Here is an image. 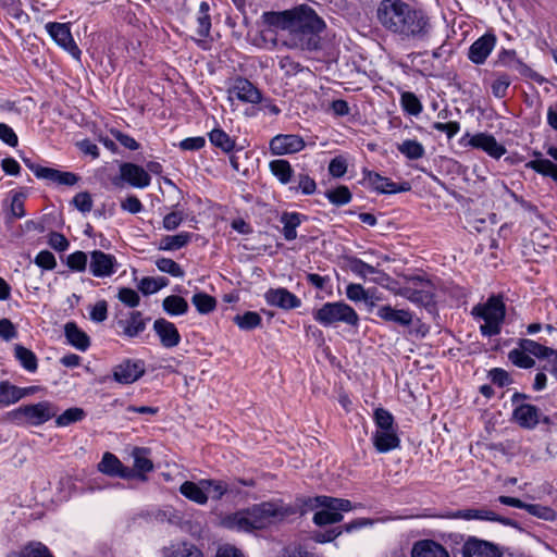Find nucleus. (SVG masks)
<instances>
[{
	"mask_svg": "<svg viewBox=\"0 0 557 557\" xmlns=\"http://www.w3.org/2000/svg\"><path fill=\"white\" fill-rule=\"evenodd\" d=\"M523 347H524V354H527V355L529 354V355H532V356H535L539 358H545L554 352L553 349H550L546 346H543L534 341L525 339V338H524Z\"/></svg>",
	"mask_w": 557,
	"mask_h": 557,
	"instance_id": "obj_62",
	"label": "nucleus"
},
{
	"mask_svg": "<svg viewBox=\"0 0 557 557\" xmlns=\"http://www.w3.org/2000/svg\"><path fill=\"white\" fill-rule=\"evenodd\" d=\"M46 30L58 46L66 50L75 59H79L82 51L73 39L69 24L49 22L46 24Z\"/></svg>",
	"mask_w": 557,
	"mask_h": 557,
	"instance_id": "obj_13",
	"label": "nucleus"
},
{
	"mask_svg": "<svg viewBox=\"0 0 557 557\" xmlns=\"http://www.w3.org/2000/svg\"><path fill=\"white\" fill-rule=\"evenodd\" d=\"M547 154L557 161V147H553V146L549 147L547 149ZM527 165L531 166L536 172L542 173L547 176H550L555 181H557V165L554 164L552 161H549L547 159H537V160L531 161Z\"/></svg>",
	"mask_w": 557,
	"mask_h": 557,
	"instance_id": "obj_38",
	"label": "nucleus"
},
{
	"mask_svg": "<svg viewBox=\"0 0 557 557\" xmlns=\"http://www.w3.org/2000/svg\"><path fill=\"white\" fill-rule=\"evenodd\" d=\"M373 420L376 426L375 431H388L397 429L394 416L384 408H376L374 410Z\"/></svg>",
	"mask_w": 557,
	"mask_h": 557,
	"instance_id": "obj_53",
	"label": "nucleus"
},
{
	"mask_svg": "<svg viewBox=\"0 0 557 557\" xmlns=\"http://www.w3.org/2000/svg\"><path fill=\"white\" fill-rule=\"evenodd\" d=\"M455 517L463 520L493 521L495 519V511L487 508H468L458 510Z\"/></svg>",
	"mask_w": 557,
	"mask_h": 557,
	"instance_id": "obj_47",
	"label": "nucleus"
},
{
	"mask_svg": "<svg viewBox=\"0 0 557 557\" xmlns=\"http://www.w3.org/2000/svg\"><path fill=\"white\" fill-rule=\"evenodd\" d=\"M524 511H528L530 515L546 521H554L557 517V513L553 508L541 504L524 503Z\"/></svg>",
	"mask_w": 557,
	"mask_h": 557,
	"instance_id": "obj_59",
	"label": "nucleus"
},
{
	"mask_svg": "<svg viewBox=\"0 0 557 557\" xmlns=\"http://www.w3.org/2000/svg\"><path fill=\"white\" fill-rule=\"evenodd\" d=\"M397 295L429 311L435 307V286L430 278L422 275L407 277Z\"/></svg>",
	"mask_w": 557,
	"mask_h": 557,
	"instance_id": "obj_5",
	"label": "nucleus"
},
{
	"mask_svg": "<svg viewBox=\"0 0 557 557\" xmlns=\"http://www.w3.org/2000/svg\"><path fill=\"white\" fill-rule=\"evenodd\" d=\"M201 484L206 487V493L213 500H221L227 495V482L222 480L202 479Z\"/></svg>",
	"mask_w": 557,
	"mask_h": 557,
	"instance_id": "obj_49",
	"label": "nucleus"
},
{
	"mask_svg": "<svg viewBox=\"0 0 557 557\" xmlns=\"http://www.w3.org/2000/svg\"><path fill=\"white\" fill-rule=\"evenodd\" d=\"M529 221L532 224L533 230L530 232V243L533 246V250L540 252L541 249L549 247L550 237L547 233V226L543 219L539 215L536 209L533 206L524 202V223Z\"/></svg>",
	"mask_w": 557,
	"mask_h": 557,
	"instance_id": "obj_9",
	"label": "nucleus"
},
{
	"mask_svg": "<svg viewBox=\"0 0 557 557\" xmlns=\"http://www.w3.org/2000/svg\"><path fill=\"white\" fill-rule=\"evenodd\" d=\"M193 238L189 232H181L175 235H165L159 242V250L174 251L186 247Z\"/></svg>",
	"mask_w": 557,
	"mask_h": 557,
	"instance_id": "obj_35",
	"label": "nucleus"
},
{
	"mask_svg": "<svg viewBox=\"0 0 557 557\" xmlns=\"http://www.w3.org/2000/svg\"><path fill=\"white\" fill-rule=\"evenodd\" d=\"M228 92L231 96L236 97L239 101L245 103L259 104L262 102V92L260 89L245 77H236Z\"/></svg>",
	"mask_w": 557,
	"mask_h": 557,
	"instance_id": "obj_17",
	"label": "nucleus"
},
{
	"mask_svg": "<svg viewBox=\"0 0 557 557\" xmlns=\"http://www.w3.org/2000/svg\"><path fill=\"white\" fill-rule=\"evenodd\" d=\"M496 44L493 34H485L478 38L469 48L468 58L475 64H483Z\"/></svg>",
	"mask_w": 557,
	"mask_h": 557,
	"instance_id": "obj_25",
	"label": "nucleus"
},
{
	"mask_svg": "<svg viewBox=\"0 0 557 557\" xmlns=\"http://www.w3.org/2000/svg\"><path fill=\"white\" fill-rule=\"evenodd\" d=\"M349 270L358 277L366 280L367 277L374 274H382L380 270L373 265L364 262L359 258H351L349 260Z\"/></svg>",
	"mask_w": 557,
	"mask_h": 557,
	"instance_id": "obj_54",
	"label": "nucleus"
},
{
	"mask_svg": "<svg viewBox=\"0 0 557 557\" xmlns=\"http://www.w3.org/2000/svg\"><path fill=\"white\" fill-rule=\"evenodd\" d=\"M377 18L383 27L403 39L425 41L432 33L426 12L403 0H382L377 8Z\"/></svg>",
	"mask_w": 557,
	"mask_h": 557,
	"instance_id": "obj_1",
	"label": "nucleus"
},
{
	"mask_svg": "<svg viewBox=\"0 0 557 557\" xmlns=\"http://www.w3.org/2000/svg\"><path fill=\"white\" fill-rule=\"evenodd\" d=\"M346 296L351 301H364L371 310L373 308V295L371 289H364L361 284L350 283L346 287Z\"/></svg>",
	"mask_w": 557,
	"mask_h": 557,
	"instance_id": "obj_42",
	"label": "nucleus"
},
{
	"mask_svg": "<svg viewBox=\"0 0 557 557\" xmlns=\"http://www.w3.org/2000/svg\"><path fill=\"white\" fill-rule=\"evenodd\" d=\"M524 428L532 429L536 424H539L541 421H543L545 424L549 423V419L546 416H543L536 407L532 405L524 404Z\"/></svg>",
	"mask_w": 557,
	"mask_h": 557,
	"instance_id": "obj_60",
	"label": "nucleus"
},
{
	"mask_svg": "<svg viewBox=\"0 0 557 557\" xmlns=\"http://www.w3.org/2000/svg\"><path fill=\"white\" fill-rule=\"evenodd\" d=\"M282 27L286 30L310 28V29H324V21L318 16L315 11L307 5L301 4L293 10L284 11L281 13Z\"/></svg>",
	"mask_w": 557,
	"mask_h": 557,
	"instance_id": "obj_7",
	"label": "nucleus"
},
{
	"mask_svg": "<svg viewBox=\"0 0 557 557\" xmlns=\"http://www.w3.org/2000/svg\"><path fill=\"white\" fill-rule=\"evenodd\" d=\"M162 307L168 314L173 317L183 315L188 311L187 301L183 297L176 295L165 297L163 299Z\"/></svg>",
	"mask_w": 557,
	"mask_h": 557,
	"instance_id": "obj_44",
	"label": "nucleus"
},
{
	"mask_svg": "<svg viewBox=\"0 0 557 557\" xmlns=\"http://www.w3.org/2000/svg\"><path fill=\"white\" fill-rule=\"evenodd\" d=\"M312 318L324 327L337 326L339 323L357 327L360 321L357 311L343 300L323 304L312 311Z\"/></svg>",
	"mask_w": 557,
	"mask_h": 557,
	"instance_id": "obj_3",
	"label": "nucleus"
},
{
	"mask_svg": "<svg viewBox=\"0 0 557 557\" xmlns=\"http://www.w3.org/2000/svg\"><path fill=\"white\" fill-rule=\"evenodd\" d=\"M372 442L375 449L385 454L394 450L400 446V438L397 434V429L388 431H374Z\"/></svg>",
	"mask_w": 557,
	"mask_h": 557,
	"instance_id": "obj_29",
	"label": "nucleus"
},
{
	"mask_svg": "<svg viewBox=\"0 0 557 557\" xmlns=\"http://www.w3.org/2000/svg\"><path fill=\"white\" fill-rule=\"evenodd\" d=\"M148 321L149 318H145L140 311H132L126 319H120L116 324L121 329V335L134 338L146 330Z\"/></svg>",
	"mask_w": 557,
	"mask_h": 557,
	"instance_id": "obj_24",
	"label": "nucleus"
},
{
	"mask_svg": "<svg viewBox=\"0 0 557 557\" xmlns=\"http://www.w3.org/2000/svg\"><path fill=\"white\" fill-rule=\"evenodd\" d=\"M191 302L201 314H208L216 307L215 298L206 293H196L191 297Z\"/></svg>",
	"mask_w": 557,
	"mask_h": 557,
	"instance_id": "obj_55",
	"label": "nucleus"
},
{
	"mask_svg": "<svg viewBox=\"0 0 557 557\" xmlns=\"http://www.w3.org/2000/svg\"><path fill=\"white\" fill-rule=\"evenodd\" d=\"M180 493L188 500L201 506L206 505L209 499V496L206 493V487H203L201 484V480L198 483L185 481L180 486Z\"/></svg>",
	"mask_w": 557,
	"mask_h": 557,
	"instance_id": "obj_33",
	"label": "nucleus"
},
{
	"mask_svg": "<svg viewBox=\"0 0 557 557\" xmlns=\"http://www.w3.org/2000/svg\"><path fill=\"white\" fill-rule=\"evenodd\" d=\"M325 198L334 206L341 207L349 203L352 199L351 191L345 185L329 189L324 193Z\"/></svg>",
	"mask_w": 557,
	"mask_h": 557,
	"instance_id": "obj_48",
	"label": "nucleus"
},
{
	"mask_svg": "<svg viewBox=\"0 0 557 557\" xmlns=\"http://www.w3.org/2000/svg\"><path fill=\"white\" fill-rule=\"evenodd\" d=\"M117 298L129 308H136L139 305L140 297L138 293L128 287H122L119 290Z\"/></svg>",
	"mask_w": 557,
	"mask_h": 557,
	"instance_id": "obj_64",
	"label": "nucleus"
},
{
	"mask_svg": "<svg viewBox=\"0 0 557 557\" xmlns=\"http://www.w3.org/2000/svg\"><path fill=\"white\" fill-rule=\"evenodd\" d=\"M34 263L45 271H51L57 267V259L51 251L41 250L36 255Z\"/></svg>",
	"mask_w": 557,
	"mask_h": 557,
	"instance_id": "obj_61",
	"label": "nucleus"
},
{
	"mask_svg": "<svg viewBox=\"0 0 557 557\" xmlns=\"http://www.w3.org/2000/svg\"><path fill=\"white\" fill-rule=\"evenodd\" d=\"M156 267L159 271L170 274L173 277H183L185 275L182 267L170 258H158L156 260Z\"/></svg>",
	"mask_w": 557,
	"mask_h": 557,
	"instance_id": "obj_58",
	"label": "nucleus"
},
{
	"mask_svg": "<svg viewBox=\"0 0 557 557\" xmlns=\"http://www.w3.org/2000/svg\"><path fill=\"white\" fill-rule=\"evenodd\" d=\"M289 190L294 194L311 196L317 191V183L308 173L300 172L294 177L289 185Z\"/></svg>",
	"mask_w": 557,
	"mask_h": 557,
	"instance_id": "obj_36",
	"label": "nucleus"
},
{
	"mask_svg": "<svg viewBox=\"0 0 557 557\" xmlns=\"http://www.w3.org/2000/svg\"><path fill=\"white\" fill-rule=\"evenodd\" d=\"M264 300L269 306L286 311L301 306L300 298L285 287L269 288L264 293Z\"/></svg>",
	"mask_w": 557,
	"mask_h": 557,
	"instance_id": "obj_18",
	"label": "nucleus"
},
{
	"mask_svg": "<svg viewBox=\"0 0 557 557\" xmlns=\"http://www.w3.org/2000/svg\"><path fill=\"white\" fill-rule=\"evenodd\" d=\"M376 317L385 322H391L403 327L411 325L413 313L408 309H395L391 305L376 307Z\"/></svg>",
	"mask_w": 557,
	"mask_h": 557,
	"instance_id": "obj_27",
	"label": "nucleus"
},
{
	"mask_svg": "<svg viewBox=\"0 0 557 557\" xmlns=\"http://www.w3.org/2000/svg\"><path fill=\"white\" fill-rule=\"evenodd\" d=\"M308 216L296 211H284L280 216L282 235L285 240L292 242L297 238V227L306 222Z\"/></svg>",
	"mask_w": 557,
	"mask_h": 557,
	"instance_id": "obj_28",
	"label": "nucleus"
},
{
	"mask_svg": "<svg viewBox=\"0 0 557 557\" xmlns=\"http://www.w3.org/2000/svg\"><path fill=\"white\" fill-rule=\"evenodd\" d=\"M14 357L20 362L23 369L34 373L38 369V359L34 351L24 347L23 345H15Z\"/></svg>",
	"mask_w": 557,
	"mask_h": 557,
	"instance_id": "obj_39",
	"label": "nucleus"
},
{
	"mask_svg": "<svg viewBox=\"0 0 557 557\" xmlns=\"http://www.w3.org/2000/svg\"><path fill=\"white\" fill-rule=\"evenodd\" d=\"M363 183L372 190L379 194H398L406 193L411 189L409 182L394 183L391 178L382 176L377 172L363 169Z\"/></svg>",
	"mask_w": 557,
	"mask_h": 557,
	"instance_id": "obj_11",
	"label": "nucleus"
},
{
	"mask_svg": "<svg viewBox=\"0 0 557 557\" xmlns=\"http://www.w3.org/2000/svg\"><path fill=\"white\" fill-rule=\"evenodd\" d=\"M210 143L225 153H230L235 148V140L222 128H213L209 134Z\"/></svg>",
	"mask_w": 557,
	"mask_h": 557,
	"instance_id": "obj_41",
	"label": "nucleus"
},
{
	"mask_svg": "<svg viewBox=\"0 0 557 557\" xmlns=\"http://www.w3.org/2000/svg\"><path fill=\"white\" fill-rule=\"evenodd\" d=\"M86 417L84 409L72 407L66 409L59 416H55V425L59 428L69 426L73 423L82 421Z\"/></svg>",
	"mask_w": 557,
	"mask_h": 557,
	"instance_id": "obj_51",
	"label": "nucleus"
},
{
	"mask_svg": "<svg viewBox=\"0 0 557 557\" xmlns=\"http://www.w3.org/2000/svg\"><path fill=\"white\" fill-rule=\"evenodd\" d=\"M348 510L344 509H331L329 507H321L313 516L314 524L319 527L334 524L343 519L342 512H347Z\"/></svg>",
	"mask_w": 557,
	"mask_h": 557,
	"instance_id": "obj_40",
	"label": "nucleus"
},
{
	"mask_svg": "<svg viewBox=\"0 0 557 557\" xmlns=\"http://www.w3.org/2000/svg\"><path fill=\"white\" fill-rule=\"evenodd\" d=\"M117 260L102 250L90 252L89 271L95 277H110L117 271Z\"/></svg>",
	"mask_w": 557,
	"mask_h": 557,
	"instance_id": "obj_15",
	"label": "nucleus"
},
{
	"mask_svg": "<svg viewBox=\"0 0 557 557\" xmlns=\"http://www.w3.org/2000/svg\"><path fill=\"white\" fill-rule=\"evenodd\" d=\"M23 162L39 180H47L65 186H73L78 181V176L72 172H63L57 169L42 166L33 162L28 158H23Z\"/></svg>",
	"mask_w": 557,
	"mask_h": 557,
	"instance_id": "obj_12",
	"label": "nucleus"
},
{
	"mask_svg": "<svg viewBox=\"0 0 557 557\" xmlns=\"http://www.w3.org/2000/svg\"><path fill=\"white\" fill-rule=\"evenodd\" d=\"M163 557H203L199 548L190 543L171 544L162 549Z\"/></svg>",
	"mask_w": 557,
	"mask_h": 557,
	"instance_id": "obj_37",
	"label": "nucleus"
},
{
	"mask_svg": "<svg viewBox=\"0 0 557 557\" xmlns=\"http://www.w3.org/2000/svg\"><path fill=\"white\" fill-rule=\"evenodd\" d=\"M65 264L73 272H84L89 265L88 256L82 250H76L66 257Z\"/></svg>",
	"mask_w": 557,
	"mask_h": 557,
	"instance_id": "obj_56",
	"label": "nucleus"
},
{
	"mask_svg": "<svg viewBox=\"0 0 557 557\" xmlns=\"http://www.w3.org/2000/svg\"><path fill=\"white\" fill-rule=\"evenodd\" d=\"M210 5L207 1H201L197 12V34L201 38H206L210 35L211 29V17H210Z\"/></svg>",
	"mask_w": 557,
	"mask_h": 557,
	"instance_id": "obj_43",
	"label": "nucleus"
},
{
	"mask_svg": "<svg viewBox=\"0 0 557 557\" xmlns=\"http://www.w3.org/2000/svg\"><path fill=\"white\" fill-rule=\"evenodd\" d=\"M462 557H503L498 548L483 540L470 537L462 546Z\"/></svg>",
	"mask_w": 557,
	"mask_h": 557,
	"instance_id": "obj_23",
	"label": "nucleus"
},
{
	"mask_svg": "<svg viewBox=\"0 0 557 557\" xmlns=\"http://www.w3.org/2000/svg\"><path fill=\"white\" fill-rule=\"evenodd\" d=\"M306 143L297 134H278L274 136L269 144V149L273 156L293 154L301 151Z\"/></svg>",
	"mask_w": 557,
	"mask_h": 557,
	"instance_id": "obj_14",
	"label": "nucleus"
},
{
	"mask_svg": "<svg viewBox=\"0 0 557 557\" xmlns=\"http://www.w3.org/2000/svg\"><path fill=\"white\" fill-rule=\"evenodd\" d=\"M233 322L242 330V331H251L261 325L262 318L256 311H246L243 314H236L233 318Z\"/></svg>",
	"mask_w": 557,
	"mask_h": 557,
	"instance_id": "obj_45",
	"label": "nucleus"
},
{
	"mask_svg": "<svg viewBox=\"0 0 557 557\" xmlns=\"http://www.w3.org/2000/svg\"><path fill=\"white\" fill-rule=\"evenodd\" d=\"M58 408L48 400L23 405L11 411L12 420L17 424L39 426L57 416Z\"/></svg>",
	"mask_w": 557,
	"mask_h": 557,
	"instance_id": "obj_6",
	"label": "nucleus"
},
{
	"mask_svg": "<svg viewBox=\"0 0 557 557\" xmlns=\"http://www.w3.org/2000/svg\"><path fill=\"white\" fill-rule=\"evenodd\" d=\"M472 315L484 323L480 332L485 337L498 335L505 319V305L502 297L491 296L485 302L478 304L472 308Z\"/></svg>",
	"mask_w": 557,
	"mask_h": 557,
	"instance_id": "obj_4",
	"label": "nucleus"
},
{
	"mask_svg": "<svg viewBox=\"0 0 557 557\" xmlns=\"http://www.w3.org/2000/svg\"><path fill=\"white\" fill-rule=\"evenodd\" d=\"M20 401L18 386L9 381L0 382V407H8Z\"/></svg>",
	"mask_w": 557,
	"mask_h": 557,
	"instance_id": "obj_50",
	"label": "nucleus"
},
{
	"mask_svg": "<svg viewBox=\"0 0 557 557\" xmlns=\"http://www.w3.org/2000/svg\"><path fill=\"white\" fill-rule=\"evenodd\" d=\"M153 331L158 335L161 346L164 348H174L182 341L175 324L164 318H159L153 322Z\"/></svg>",
	"mask_w": 557,
	"mask_h": 557,
	"instance_id": "obj_22",
	"label": "nucleus"
},
{
	"mask_svg": "<svg viewBox=\"0 0 557 557\" xmlns=\"http://www.w3.org/2000/svg\"><path fill=\"white\" fill-rule=\"evenodd\" d=\"M97 468L99 472L108 476L129 480L128 467L124 466L123 462L110 451L103 454Z\"/></svg>",
	"mask_w": 557,
	"mask_h": 557,
	"instance_id": "obj_26",
	"label": "nucleus"
},
{
	"mask_svg": "<svg viewBox=\"0 0 557 557\" xmlns=\"http://www.w3.org/2000/svg\"><path fill=\"white\" fill-rule=\"evenodd\" d=\"M294 515L296 510L289 505L263 502L231 515L227 523L238 531L250 532L264 529Z\"/></svg>",
	"mask_w": 557,
	"mask_h": 557,
	"instance_id": "obj_2",
	"label": "nucleus"
},
{
	"mask_svg": "<svg viewBox=\"0 0 557 557\" xmlns=\"http://www.w3.org/2000/svg\"><path fill=\"white\" fill-rule=\"evenodd\" d=\"M400 106L406 113L413 116H418L423 110L420 99L411 91L400 95Z\"/></svg>",
	"mask_w": 557,
	"mask_h": 557,
	"instance_id": "obj_52",
	"label": "nucleus"
},
{
	"mask_svg": "<svg viewBox=\"0 0 557 557\" xmlns=\"http://www.w3.org/2000/svg\"><path fill=\"white\" fill-rule=\"evenodd\" d=\"M412 557H450L448 552L438 543L432 540H422L414 543Z\"/></svg>",
	"mask_w": 557,
	"mask_h": 557,
	"instance_id": "obj_30",
	"label": "nucleus"
},
{
	"mask_svg": "<svg viewBox=\"0 0 557 557\" xmlns=\"http://www.w3.org/2000/svg\"><path fill=\"white\" fill-rule=\"evenodd\" d=\"M271 174L282 184L290 185L294 182L295 171L285 159H275L269 162Z\"/></svg>",
	"mask_w": 557,
	"mask_h": 557,
	"instance_id": "obj_32",
	"label": "nucleus"
},
{
	"mask_svg": "<svg viewBox=\"0 0 557 557\" xmlns=\"http://www.w3.org/2000/svg\"><path fill=\"white\" fill-rule=\"evenodd\" d=\"M397 149L409 160H419L425 153L423 145L416 139L404 140L397 146Z\"/></svg>",
	"mask_w": 557,
	"mask_h": 557,
	"instance_id": "obj_46",
	"label": "nucleus"
},
{
	"mask_svg": "<svg viewBox=\"0 0 557 557\" xmlns=\"http://www.w3.org/2000/svg\"><path fill=\"white\" fill-rule=\"evenodd\" d=\"M17 557H53V555L41 542H30L20 550Z\"/></svg>",
	"mask_w": 557,
	"mask_h": 557,
	"instance_id": "obj_57",
	"label": "nucleus"
},
{
	"mask_svg": "<svg viewBox=\"0 0 557 557\" xmlns=\"http://www.w3.org/2000/svg\"><path fill=\"white\" fill-rule=\"evenodd\" d=\"M150 453L148 448L135 447L132 451L134 459L133 468L128 467L129 480L136 479L140 482L148 481V473L153 471V462L147 455Z\"/></svg>",
	"mask_w": 557,
	"mask_h": 557,
	"instance_id": "obj_20",
	"label": "nucleus"
},
{
	"mask_svg": "<svg viewBox=\"0 0 557 557\" xmlns=\"http://www.w3.org/2000/svg\"><path fill=\"white\" fill-rule=\"evenodd\" d=\"M145 374V362L140 359H125L113 369L114 381L132 384Z\"/></svg>",
	"mask_w": 557,
	"mask_h": 557,
	"instance_id": "obj_16",
	"label": "nucleus"
},
{
	"mask_svg": "<svg viewBox=\"0 0 557 557\" xmlns=\"http://www.w3.org/2000/svg\"><path fill=\"white\" fill-rule=\"evenodd\" d=\"M368 524H371V522L367 519H363V518L356 519V520L348 522L342 527L329 530L323 534L319 533V534H317L315 539L318 542H321V543L332 542L338 535H341L343 533V531L350 533V532L361 529Z\"/></svg>",
	"mask_w": 557,
	"mask_h": 557,
	"instance_id": "obj_34",
	"label": "nucleus"
},
{
	"mask_svg": "<svg viewBox=\"0 0 557 557\" xmlns=\"http://www.w3.org/2000/svg\"><path fill=\"white\" fill-rule=\"evenodd\" d=\"M64 335L67 343L81 351H86L90 346L89 336L75 322L64 325Z\"/></svg>",
	"mask_w": 557,
	"mask_h": 557,
	"instance_id": "obj_31",
	"label": "nucleus"
},
{
	"mask_svg": "<svg viewBox=\"0 0 557 557\" xmlns=\"http://www.w3.org/2000/svg\"><path fill=\"white\" fill-rule=\"evenodd\" d=\"M120 180L135 188H146L150 185L149 173L140 165L124 162L120 165Z\"/></svg>",
	"mask_w": 557,
	"mask_h": 557,
	"instance_id": "obj_19",
	"label": "nucleus"
},
{
	"mask_svg": "<svg viewBox=\"0 0 557 557\" xmlns=\"http://www.w3.org/2000/svg\"><path fill=\"white\" fill-rule=\"evenodd\" d=\"M292 507L296 510V515L299 513L300 516H305L310 511L320 509L321 507L344 510H351L352 508L351 503L348 499L335 498L324 495L297 498V504Z\"/></svg>",
	"mask_w": 557,
	"mask_h": 557,
	"instance_id": "obj_8",
	"label": "nucleus"
},
{
	"mask_svg": "<svg viewBox=\"0 0 557 557\" xmlns=\"http://www.w3.org/2000/svg\"><path fill=\"white\" fill-rule=\"evenodd\" d=\"M347 166V160L343 156H337L330 161L327 170L331 176L339 178L346 174Z\"/></svg>",
	"mask_w": 557,
	"mask_h": 557,
	"instance_id": "obj_63",
	"label": "nucleus"
},
{
	"mask_svg": "<svg viewBox=\"0 0 557 557\" xmlns=\"http://www.w3.org/2000/svg\"><path fill=\"white\" fill-rule=\"evenodd\" d=\"M459 143L463 147L482 150L494 159H499L506 152L505 147L498 144L493 135L487 133H476L474 135L466 133Z\"/></svg>",
	"mask_w": 557,
	"mask_h": 557,
	"instance_id": "obj_10",
	"label": "nucleus"
},
{
	"mask_svg": "<svg viewBox=\"0 0 557 557\" xmlns=\"http://www.w3.org/2000/svg\"><path fill=\"white\" fill-rule=\"evenodd\" d=\"M323 29L299 28L288 30L292 45L301 50H318L320 48V34Z\"/></svg>",
	"mask_w": 557,
	"mask_h": 557,
	"instance_id": "obj_21",
	"label": "nucleus"
}]
</instances>
